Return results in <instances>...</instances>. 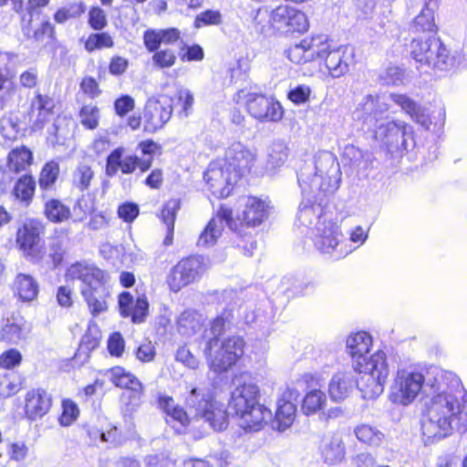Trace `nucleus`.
<instances>
[{
  "label": "nucleus",
  "mask_w": 467,
  "mask_h": 467,
  "mask_svg": "<svg viewBox=\"0 0 467 467\" xmlns=\"http://www.w3.org/2000/svg\"><path fill=\"white\" fill-rule=\"evenodd\" d=\"M430 386L435 393L426 404L421 418V434L425 445L451 435L453 423L467 426V393L460 379L452 372H442Z\"/></svg>",
  "instance_id": "obj_1"
},
{
  "label": "nucleus",
  "mask_w": 467,
  "mask_h": 467,
  "mask_svg": "<svg viewBox=\"0 0 467 467\" xmlns=\"http://www.w3.org/2000/svg\"><path fill=\"white\" fill-rule=\"evenodd\" d=\"M303 200L296 214V223L312 228L324 216V201L336 192L341 182V171L337 158L330 151H319L312 161L305 162L297 173Z\"/></svg>",
  "instance_id": "obj_2"
},
{
  "label": "nucleus",
  "mask_w": 467,
  "mask_h": 467,
  "mask_svg": "<svg viewBox=\"0 0 467 467\" xmlns=\"http://www.w3.org/2000/svg\"><path fill=\"white\" fill-rule=\"evenodd\" d=\"M389 99L400 106L411 119L424 128L430 130L431 126L441 128L445 121V109L443 107L435 108L430 111L404 94H389L386 96L367 95L358 103L353 116L355 119L363 121L368 130H374L389 109Z\"/></svg>",
  "instance_id": "obj_3"
},
{
  "label": "nucleus",
  "mask_w": 467,
  "mask_h": 467,
  "mask_svg": "<svg viewBox=\"0 0 467 467\" xmlns=\"http://www.w3.org/2000/svg\"><path fill=\"white\" fill-rule=\"evenodd\" d=\"M236 387L232 391L228 408L238 417V424L245 431H256L271 419L272 411L259 404V389L252 380H235Z\"/></svg>",
  "instance_id": "obj_4"
},
{
  "label": "nucleus",
  "mask_w": 467,
  "mask_h": 467,
  "mask_svg": "<svg viewBox=\"0 0 467 467\" xmlns=\"http://www.w3.org/2000/svg\"><path fill=\"white\" fill-rule=\"evenodd\" d=\"M72 280L81 281L80 292L93 317L106 312L109 308V275L94 265L86 263L73 264L66 273Z\"/></svg>",
  "instance_id": "obj_5"
},
{
  "label": "nucleus",
  "mask_w": 467,
  "mask_h": 467,
  "mask_svg": "<svg viewBox=\"0 0 467 467\" xmlns=\"http://www.w3.org/2000/svg\"><path fill=\"white\" fill-rule=\"evenodd\" d=\"M310 238L314 247L321 254L336 260L345 258L355 251L351 244L344 238L340 225L331 216H324L310 229Z\"/></svg>",
  "instance_id": "obj_6"
},
{
  "label": "nucleus",
  "mask_w": 467,
  "mask_h": 467,
  "mask_svg": "<svg viewBox=\"0 0 467 467\" xmlns=\"http://www.w3.org/2000/svg\"><path fill=\"white\" fill-rule=\"evenodd\" d=\"M410 54L420 67L441 72L449 71L455 67V57L435 36L413 39L410 43Z\"/></svg>",
  "instance_id": "obj_7"
},
{
  "label": "nucleus",
  "mask_w": 467,
  "mask_h": 467,
  "mask_svg": "<svg viewBox=\"0 0 467 467\" xmlns=\"http://www.w3.org/2000/svg\"><path fill=\"white\" fill-rule=\"evenodd\" d=\"M187 406L194 410V416L204 420L216 431L228 426L227 411L214 403L208 391L192 389L186 398Z\"/></svg>",
  "instance_id": "obj_8"
},
{
  "label": "nucleus",
  "mask_w": 467,
  "mask_h": 467,
  "mask_svg": "<svg viewBox=\"0 0 467 467\" xmlns=\"http://www.w3.org/2000/svg\"><path fill=\"white\" fill-rule=\"evenodd\" d=\"M424 383L425 378L420 372L400 368L390 386L389 399L394 404L408 406L416 400Z\"/></svg>",
  "instance_id": "obj_9"
},
{
  "label": "nucleus",
  "mask_w": 467,
  "mask_h": 467,
  "mask_svg": "<svg viewBox=\"0 0 467 467\" xmlns=\"http://www.w3.org/2000/svg\"><path fill=\"white\" fill-rule=\"evenodd\" d=\"M375 139L385 145L389 151L408 150L414 146L413 128L401 120L380 122L373 130Z\"/></svg>",
  "instance_id": "obj_10"
},
{
  "label": "nucleus",
  "mask_w": 467,
  "mask_h": 467,
  "mask_svg": "<svg viewBox=\"0 0 467 467\" xmlns=\"http://www.w3.org/2000/svg\"><path fill=\"white\" fill-rule=\"evenodd\" d=\"M205 270L202 257L182 258L170 270L166 276V283L171 292L178 293L183 287L199 281Z\"/></svg>",
  "instance_id": "obj_11"
},
{
  "label": "nucleus",
  "mask_w": 467,
  "mask_h": 467,
  "mask_svg": "<svg viewBox=\"0 0 467 467\" xmlns=\"http://www.w3.org/2000/svg\"><path fill=\"white\" fill-rule=\"evenodd\" d=\"M173 111V99L171 97L161 94L147 99L143 113V130L148 133H154L161 130L171 119Z\"/></svg>",
  "instance_id": "obj_12"
},
{
  "label": "nucleus",
  "mask_w": 467,
  "mask_h": 467,
  "mask_svg": "<svg viewBox=\"0 0 467 467\" xmlns=\"http://www.w3.org/2000/svg\"><path fill=\"white\" fill-rule=\"evenodd\" d=\"M244 341L239 336H232L223 340L220 346L211 351H205L209 358L210 368L216 373L231 368L244 355Z\"/></svg>",
  "instance_id": "obj_13"
},
{
  "label": "nucleus",
  "mask_w": 467,
  "mask_h": 467,
  "mask_svg": "<svg viewBox=\"0 0 467 467\" xmlns=\"http://www.w3.org/2000/svg\"><path fill=\"white\" fill-rule=\"evenodd\" d=\"M239 178L223 160L212 161L204 173L210 191L217 198L228 197Z\"/></svg>",
  "instance_id": "obj_14"
},
{
  "label": "nucleus",
  "mask_w": 467,
  "mask_h": 467,
  "mask_svg": "<svg viewBox=\"0 0 467 467\" xmlns=\"http://www.w3.org/2000/svg\"><path fill=\"white\" fill-rule=\"evenodd\" d=\"M245 106L248 113L261 122H277L284 115L277 100L260 93L246 94Z\"/></svg>",
  "instance_id": "obj_15"
},
{
  "label": "nucleus",
  "mask_w": 467,
  "mask_h": 467,
  "mask_svg": "<svg viewBox=\"0 0 467 467\" xmlns=\"http://www.w3.org/2000/svg\"><path fill=\"white\" fill-rule=\"evenodd\" d=\"M273 30L281 34L307 30L308 22L306 15L293 6L282 5L272 9Z\"/></svg>",
  "instance_id": "obj_16"
},
{
  "label": "nucleus",
  "mask_w": 467,
  "mask_h": 467,
  "mask_svg": "<svg viewBox=\"0 0 467 467\" xmlns=\"http://www.w3.org/2000/svg\"><path fill=\"white\" fill-rule=\"evenodd\" d=\"M224 226L237 232V222L233 218L232 209L222 205L200 234L197 244L202 247L214 245L222 235Z\"/></svg>",
  "instance_id": "obj_17"
},
{
  "label": "nucleus",
  "mask_w": 467,
  "mask_h": 467,
  "mask_svg": "<svg viewBox=\"0 0 467 467\" xmlns=\"http://www.w3.org/2000/svg\"><path fill=\"white\" fill-rule=\"evenodd\" d=\"M257 150L241 141L233 142L225 150V163L241 177L250 172L257 161Z\"/></svg>",
  "instance_id": "obj_18"
},
{
  "label": "nucleus",
  "mask_w": 467,
  "mask_h": 467,
  "mask_svg": "<svg viewBox=\"0 0 467 467\" xmlns=\"http://www.w3.org/2000/svg\"><path fill=\"white\" fill-rule=\"evenodd\" d=\"M123 149H115L107 158L106 174L109 177L115 176L119 171L123 174L132 173L137 167L141 172H145L151 166V157L139 158L137 155H123Z\"/></svg>",
  "instance_id": "obj_19"
},
{
  "label": "nucleus",
  "mask_w": 467,
  "mask_h": 467,
  "mask_svg": "<svg viewBox=\"0 0 467 467\" xmlns=\"http://www.w3.org/2000/svg\"><path fill=\"white\" fill-rule=\"evenodd\" d=\"M354 60L355 49L349 45L332 46L324 58L326 68L333 78L346 75Z\"/></svg>",
  "instance_id": "obj_20"
},
{
  "label": "nucleus",
  "mask_w": 467,
  "mask_h": 467,
  "mask_svg": "<svg viewBox=\"0 0 467 467\" xmlns=\"http://www.w3.org/2000/svg\"><path fill=\"white\" fill-rule=\"evenodd\" d=\"M118 304L121 317H130L135 324L145 321L149 312V302L145 296H139L134 301L130 292H122L119 296Z\"/></svg>",
  "instance_id": "obj_21"
},
{
  "label": "nucleus",
  "mask_w": 467,
  "mask_h": 467,
  "mask_svg": "<svg viewBox=\"0 0 467 467\" xmlns=\"http://www.w3.org/2000/svg\"><path fill=\"white\" fill-rule=\"evenodd\" d=\"M51 406L52 397L43 389H33L26 395L25 413L30 420L41 419L49 411Z\"/></svg>",
  "instance_id": "obj_22"
},
{
  "label": "nucleus",
  "mask_w": 467,
  "mask_h": 467,
  "mask_svg": "<svg viewBox=\"0 0 467 467\" xmlns=\"http://www.w3.org/2000/svg\"><path fill=\"white\" fill-rule=\"evenodd\" d=\"M270 204L266 199L248 196L244 199L243 222L248 226H257L264 223L270 214Z\"/></svg>",
  "instance_id": "obj_23"
},
{
  "label": "nucleus",
  "mask_w": 467,
  "mask_h": 467,
  "mask_svg": "<svg viewBox=\"0 0 467 467\" xmlns=\"http://www.w3.org/2000/svg\"><path fill=\"white\" fill-rule=\"evenodd\" d=\"M356 372L359 374L355 377V386L361 392L364 399L372 400L379 397L384 389L386 380L379 379L364 369L362 366H353Z\"/></svg>",
  "instance_id": "obj_24"
},
{
  "label": "nucleus",
  "mask_w": 467,
  "mask_h": 467,
  "mask_svg": "<svg viewBox=\"0 0 467 467\" xmlns=\"http://www.w3.org/2000/svg\"><path fill=\"white\" fill-rule=\"evenodd\" d=\"M355 387V375L351 371H338L328 383V394L332 400L339 402L346 400Z\"/></svg>",
  "instance_id": "obj_25"
},
{
  "label": "nucleus",
  "mask_w": 467,
  "mask_h": 467,
  "mask_svg": "<svg viewBox=\"0 0 467 467\" xmlns=\"http://www.w3.org/2000/svg\"><path fill=\"white\" fill-rule=\"evenodd\" d=\"M55 107L54 100L47 95L36 93L31 102L32 113L36 115L33 120L32 129L34 130H41L44 129L47 122H48L53 116V109Z\"/></svg>",
  "instance_id": "obj_26"
},
{
  "label": "nucleus",
  "mask_w": 467,
  "mask_h": 467,
  "mask_svg": "<svg viewBox=\"0 0 467 467\" xmlns=\"http://www.w3.org/2000/svg\"><path fill=\"white\" fill-rule=\"evenodd\" d=\"M371 346L372 337L364 331L352 334L347 338V350L353 359V366L362 365Z\"/></svg>",
  "instance_id": "obj_27"
},
{
  "label": "nucleus",
  "mask_w": 467,
  "mask_h": 467,
  "mask_svg": "<svg viewBox=\"0 0 467 467\" xmlns=\"http://www.w3.org/2000/svg\"><path fill=\"white\" fill-rule=\"evenodd\" d=\"M160 407L166 414V422L175 429L176 432L182 431L190 422L189 416L182 407L175 404L171 397H161L159 399Z\"/></svg>",
  "instance_id": "obj_28"
},
{
  "label": "nucleus",
  "mask_w": 467,
  "mask_h": 467,
  "mask_svg": "<svg viewBox=\"0 0 467 467\" xmlns=\"http://www.w3.org/2000/svg\"><path fill=\"white\" fill-rule=\"evenodd\" d=\"M43 226L40 222L28 220L17 231L16 243L26 254H30L38 244Z\"/></svg>",
  "instance_id": "obj_29"
},
{
  "label": "nucleus",
  "mask_w": 467,
  "mask_h": 467,
  "mask_svg": "<svg viewBox=\"0 0 467 467\" xmlns=\"http://www.w3.org/2000/svg\"><path fill=\"white\" fill-rule=\"evenodd\" d=\"M15 294L24 302L36 299L39 293L37 281L30 275L18 274L14 281Z\"/></svg>",
  "instance_id": "obj_30"
},
{
  "label": "nucleus",
  "mask_w": 467,
  "mask_h": 467,
  "mask_svg": "<svg viewBox=\"0 0 467 467\" xmlns=\"http://www.w3.org/2000/svg\"><path fill=\"white\" fill-rule=\"evenodd\" d=\"M109 380L117 387L129 389L137 394L143 392L142 383L121 367H114L108 372Z\"/></svg>",
  "instance_id": "obj_31"
},
{
  "label": "nucleus",
  "mask_w": 467,
  "mask_h": 467,
  "mask_svg": "<svg viewBox=\"0 0 467 467\" xmlns=\"http://www.w3.org/2000/svg\"><path fill=\"white\" fill-rule=\"evenodd\" d=\"M202 314L193 309H186L177 318V330L185 337H191L202 327Z\"/></svg>",
  "instance_id": "obj_32"
},
{
  "label": "nucleus",
  "mask_w": 467,
  "mask_h": 467,
  "mask_svg": "<svg viewBox=\"0 0 467 467\" xmlns=\"http://www.w3.org/2000/svg\"><path fill=\"white\" fill-rule=\"evenodd\" d=\"M234 326V315L231 310L225 309L217 316L211 323V333L213 337L211 338L205 347L204 351H212L218 347V337L225 331L231 330Z\"/></svg>",
  "instance_id": "obj_33"
},
{
  "label": "nucleus",
  "mask_w": 467,
  "mask_h": 467,
  "mask_svg": "<svg viewBox=\"0 0 467 467\" xmlns=\"http://www.w3.org/2000/svg\"><path fill=\"white\" fill-rule=\"evenodd\" d=\"M303 42L306 45V54L310 62L317 59L324 60L333 46L326 35H317L305 38Z\"/></svg>",
  "instance_id": "obj_34"
},
{
  "label": "nucleus",
  "mask_w": 467,
  "mask_h": 467,
  "mask_svg": "<svg viewBox=\"0 0 467 467\" xmlns=\"http://www.w3.org/2000/svg\"><path fill=\"white\" fill-rule=\"evenodd\" d=\"M362 368L376 377L387 381L389 374L387 355L384 351L379 350L362 362Z\"/></svg>",
  "instance_id": "obj_35"
},
{
  "label": "nucleus",
  "mask_w": 467,
  "mask_h": 467,
  "mask_svg": "<svg viewBox=\"0 0 467 467\" xmlns=\"http://www.w3.org/2000/svg\"><path fill=\"white\" fill-rule=\"evenodd\" d=\"M321 454L324 461L329 464L340 462L345 456L342 441L337 438H328L323 441Z\"/></svg>",
  "instance_id": "obj_36"
},
{
  "label": "nucleus",
  "mask_w": 467,
  "mask_h": 467,
  "mask_svg": "<svg viewBox=\"0 0 467 467\" xmlns=\"http://www.w3.org/2000/svg\"><path fill=\"white\" fill-rule=\"evenodd\" d=\"M180 207L181 202L179 199H171L164 204L161 210V220L167 227V235L164 239L165 245H170L172 243L174 222Z\"/></svg>",
  "instance_id": "obj_37"
},
{
  "label": "nucleus",
  "mask_w": 467,
  "mask_h": 467,
  "mask_svg": "<svg viewBox=\"0 0 467 467\" xmlns=\"http://www.w3.org/2000/svg\"><path fill=\"white\" fill-rule=\"evenodd\" d=\"M36 190V181L31 175H24L16 182L13 194L15 198L28 206Z\"/></svg>",
  "instance_id": "obj_38"
},
{
  "label": "nucleus",
  "mask_w": 467,
  "mask_h": 467,
  "mask_svg": "<svg viewBox=\"0 0 467 467\" xmlns=\"http://www.w3.org/2000/svg\"><path fill=\"white\" fill-rule=\"evenodd\" d=\"M296 408L294 403L285 400H279L275 412L277 429L283 431L289 428L296 418Z\"/></svg>",
  "instance_id": "obj_39"
},
{
  "label": "nucleus",
  "mask_w": 467,
  "mask_h": 467,
  "mask_svg": "<svg viewBox=\"0 0 467 467\" xmlns=\"http://www.w3.org/2000/svg\"><path fill=\"white\" fill-rule=\"evenodd\" d=\"M32 159V152L27 148H16L8 154L7 166L10 171L18 173L31 164Z\"/></svg>",
  "instance_id": "obj_40"
},
{
  "label": "nucleus",
  "mask_w": 467,
  "mask_h": 467,
  "mask_svg": "<svg viewBox=\"0 0 467 467\" xmlns=\"http://www.w3.org/2000/svg\"><path fill=\"white\" fill-rule=\"evenodd\" d=\"M288 157V147L285 141L276 140L269 146L267 166L275 169L285 164Z\"/></svg>",
  "instance_id": "obj_41"
},
{
  "label": "nucleus",
  "mask_w": 467,
  "mask_h": 467,
  "mask_svg": "<svg viewBox=\"0 0 467 467\" xmlns=\"http://www.w3.org/2000/svg\"><path fill=\"white\" fill-rule=\"evenodd\" d=\"M16 91L14 76L7 67L0 68V109L12 99Z\"/></svg>",
  "instance_id": "obj_42"
},
{
  "label": "nucleus",
  "mask_w": 467,
  "mask_h": 467,
  "mask_svg": "<svg viewBox=\"0 0 467 467\" xmlns=\"http://www.w3.org/2000/svg\"><path fill=\"white\" fill-rule=\"evenodd\" d=\"M70 209L59 200L51 199L45 204V214L53 223H62L70 216Z\"/></svg>",
  "instance_id": "obj_43"
},
{
  "label": "nucleus",
  "mask_w": 467,
  "mask_h": 467,
  "mask_svg": "<svg viewBox=\"0 0 467 467\" xmlns=\"http://www.w3.org/2000/svg\"><path fill=\"white\" fill-rule=\"evenodd\" d=\"M326 402V394L320 389H313L306 394L302 404V410L306 414L315 413L322 410Z\"/></svg>",
  "instance_id": "obj_44"
},
{
  "label": "nucleus",
  "mask_w": 467,
  "mask_h": 467,
  "mask_svg": "<svg viewBox=\"0 0 467 467\" xmlns=\"http://www.w3.org/2000/svg\"><path fill=\"white\" fill-rule=\"evenodd\" d=\"M355 435L358 441L370 446H379L384 439V434L379 430L368 424L356 427Z\"/></svg>",
  "instance_id": "obj_45"
},
{
  "label": "nucleus",
  "mask_w": 467,
  "mask_h": 467,
  "mask_svg": "<svg viewBox=\"0 0 467 467\" xmlns=\"http://www.w3.org/2000/svg\"><path fill=\"white\" fill-rule=\"evenodd\" d=\"M21 387L22 379L17 373L8 371L0 376V396L11 397L17 393Z\"/></svg>",
  "instance_id": "obj_46"
},
{
  "label": "nucleus",
  "mask_w": 467,
  "mask_h": 467,
  "mask_svg": "<svg viewBox=\"0 0 467 467\" xmlns=\"http://www.w3.org/2000/svg\"><path fill=\"white\" fill-rule=\"evenodd\" d=\"M96 209V197L93 193H83L73 207L76 220L83 221L88 214L92 213Z\"/></svg>",
  "instance_id": "obj_47"
},
{
  "label": "nucleus",
  "mask_w": 467,
  "mask_h": 467,
  "mask_svg": "<svg viewBox=\"0 0 467 467\" xmlns=\"http://www.w3.org/2000/svg\"><path fill=\"white\" fill-rule=\"evenodd\" d=\"M24 337V330L21 323L14 319H6L0 331V338L3 341L17 344Z\"/></svg>",
  "instance_id": "obj_48"
},
{
  "label": "nucleus",
  "mask_w": 467,
  "mask_h": 467,
  "mask_svg": "<svg viewBox=\"0 0 467 467\" xmlns=\"http://www.w3.org/2000/svg\"><path fill=\"white\" fill-rule=\"evenodd\" d=\"M413 28L416 32H435L434 11L426 4L420 14L415 17Z\"/></svg>",
  "instance_id": "obj_49"
},
{
  "label": "nucleus",
  "mask_w": 467,
  "mask_h": 467,
  "mask_svg": "<svg viewBox=\"0 0 467 467\" xmlns=\"http://www.w3.org/2000/svg\"><path fill=\"white\" fill-rule=\"evenodd\" d=\"M59 174V166L55 161L47 162L42 169L38 180L39 187L42 191H49L57 180Z\"/></svg>",
  "instance_id": "obj_50"
},
{
  "label": "nucleus",
  "mask_w": 467,
  "mask_h": 467,
  "mask_svg": "<svg viewBox=\"0 0 467 467\" xmlns=\"http://www.w3.org/2000/svg\"><path fill=\"white\" fill-rule=\"evenodd\" d=\"M94 178V171L90 166L87 164H79L73 172V186L79 191L87 190Z\"/></svg>",
  "instance_id": "obj_51"
},
{
  "label": "nucleus",
  "mask_w": 467,
  "mask_h": 467,
  "mask_svg": "<svg viewBox=\"0 0 467 467\" xmlns=\"http://www.w3.org/2000/svg\"><path fill=\"white\" fill-rule=\"evenodd\" d=\"M65 119L57 118L47 130V141L52 145H63L68 135V130L64 126Z\"/></svg>",
  "instance_id": "obj_52"
},
{
  "label": "nucleus",
  "mask_w": 467,
  "mask_h": 467,
  "mask_svg": "<svg viewBox=\"0 0 467 467\" xmlns=\"http://www.w3.org/2000/svg\"><path fill=\"white\" fill-rule=\"evenodd\" d=\"M80 123L88 130H95L99 126L100 113L97 106L88 104L79 111Z\"/></svg>",
  "instance_id": "obj_53"
},
{
  "label": "nucleus",
  "mask_w": 467,
  "mask_h": 467,
  "mask_svg": "<svg viewBox=\"0 0 467 467\" xmlns=\"http://www.w3.org/2000/svg\"><path fill=\"white\" fill-rule=\"evenodd\" d=\"M253 19L256 30L260 33L267 34L273 30L272 9H269L267 6L258 8Z\"/></svg>",
  "instance_id": "obj_54"
},
{
  "label": "nucleus",
  "mask_w": 467,
  "mask_h": 467,
  "mask_svg": "<svg viewBox=\"0 0 467 467\" xmlns=\"http://www.w3.org/2000/svg\"><path fill=\"white\" fill-rule=\"evenodd\" d=\"M114 45L112 37L108 33L91 34L85 42V48L88 52L95 49L109 48Z\"/></svg>",
  "instance_id": "obj_55"
},
{
  "label": "nucleus",
  "mask_w": 467,
  "mask_h": 467,
  "mask_svg": "<svg viewBox=\"0 0 467 467\" xmlns=\"http://www.w3.org/2000/svg\"><path fill=\"white\" fill-rule=\"evenodd\" d=\"M79 410L78 405L71 400L62 401V413L59 417L61 426H70L78 417Z\"/></svg>",
  "instance_id": "obj_56"
},
{
  "label": "nucleus",
  "mask_w": 467,
  "mask_h": 467,
  "mask_svg": "<svg viewBox=\"0 0 467 467\" xmlns=\"http://www.w3.org/2000/svg\"><path fill=\"white\" fill-rule=\"evenodd\" d=\"M176 59V53L171 48L159 49L152 56V62L159 68L171 67Z\"/></svg>",
  "instance_id": "obj_57"
},
{
  "label": "nucleus",
  "mask_w": 467,
  "mask_h": 467,
  "mask_svg": "<svg viewBox=\"0 0 467 467\" xmlns=\"http://www.w3.org/2000/svg\"><path fill=\"white\" fill-rule=\"evenodd\" d=\"M222 23V15L218 10H206L196 16L194 26H218Z\"/></svg>",
  "instance_id": "obj_58"
},
{
  "label": "nucleus",
  "mask_w": 467,
  "mask_h": 467,
  "mask_svg": "<svg viewBox=\"0 0 467 467\" xmlns=\"http://www.w3.org/2000/svg\"><path fill=\"white\" fill-rule=\"evenodd\" d=\"M380 79L384 85L399 86L403 83L404 70L396 66H389L380 75Z\"/></svg>",
  "instance_id": "obj_59"
},
{
  "label": "nucleus",
  "mask_w": 467,
  "mask_h": 467,
  "mask_svg": "<svg viewBox=\"0 0 467 467\" xmlns=\"http://www.w3.org/2000/svg\"><path fill=\"white\" fill-rule=\"evenodd\" d=\"M364 159V154L360 149L349 144L344 148L342 153L343 161L347 162L353 168H358L361 165Z\"/></svg>",
  "instance_id": "obj_60"
},
{
  "label": "nucleus",
  "mask_w": 467,
  "mask_h": 467,
  "mask_svg": "<svg viewBox=\"0 0 467 467\" xmlns=\"http://www.w3.org/2000/svg\"><path fill=\"white\" fill-rule=\"evenodd\" d=\"M285 53L286 57L295 64H306L310 62L303 40L299 44L287 48Z\"/></svg>",
  "instance_id": "obj_61"
},
{
  "label": "nucleus",
  "mask_w": 467,
  "mask_h": 467,
  "mask_svg": "<svg viewBox=\"0 0 467 467\" xmlns=\"http://www.w3.org/2000/svg\"><path fill=\"white\" fill-rule=\"evenodd\" d=\"M0 132L2 136L9 140L16 139L19 133V126L16 119L11 117H5L0 120Z\"/></svg>",
  "instance_id": "obj_62"
},
{
  "label": "nucleus",
  "mask_w": 467,
  "mask_h": 467,
  "mask_svg": "<svg viewBox=\"0 0 467 467\" xmlns=\"http://www.w3.org/2000/svg\"><path fill=\"white\" fill-rule=\"evenodd\" d=\"M19 84L22 88L33 89L39 84V72L36 67H31L19 75Z\"/></svg>",
  "instance_id": "obj_63"
},
{
  "label": "nucleus",
  "mask_w": 467,
  "mask_h": 467,
  "mask_svg": "<svg viewBox=\"0 0 467 467\" xmlns=\"http://www.w3.org/2000/svg\"><path fill=\"white\" fill-rule=\"evenodd\" d=\"M311 94V88L307 85H297L288 92V99L296 105H301L308 101Z\"/></svg>",
  "instance_id": "obj_64"
}]
</instances>
